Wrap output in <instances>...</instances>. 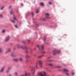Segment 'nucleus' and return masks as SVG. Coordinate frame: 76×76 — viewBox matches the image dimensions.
<instances>
[{
	"label": "nucleus",
	"instance_id": "obj_1",
	"mask_svg": "<svg viewBox=\"0 0 76 76\" xmlns=\"http://www.w3.org/2000/svg\"><path fill=\"white\" fill-rule=\"evenodd\" d=\"M53 55L54 56H55L56 54V53H57V54H60L61 53V51L60 50H58L57 49H55L53 51Z\"/></svg>",
	"mask_w": 76,
	"mask_h": 76
},
{
	"label": "nucleus",
	"instance_id": "obj_2",
	"mask_svg": "<svg viewBox=\"0 0 76 76\" xmlns=\"http://www.w3.org/2000/svg\"><path fill=\"white\" fill-rule=\"evenodd\" d=\"M39 51H42L44 50V45H42L41 46L37 45V46Z\"/></svg>",
	"mask_w": 76,
	"mask_h": 76
},
{
	"label": "nucleus",
	"instance_id": "obj_3",
	"mask_svg": "<svg viewBox=\"0 0 76 76\" xmlns=\"http://www.w3.org/2000/svg\"><path fill=\"white\" fill-rule=\"evenodd\" d=\"M39 76H46V72L44 71L40 72L39 73Z\"/></svg>",
	"mask_w": 76,
	"mask_h": 76
},
{
	"label": "nucleus",
	"instance_id": "obj_4",
	"mask_svg": "<svg viewBox=\"0 0 76 76\" xmlns=\"http://www.w3.org/2000/svg\"><path fill=\"white\" fill-rule=\"evenodd\" d=\"M30 67L31 68V72L33 75L34 74V73H35V69L34 67V66H30Z\"/></svg>",
	"mask_w": 76,
	"mask_h": 76
},
{
	"label": "nucleus",
	"instance_id": "obj_5",
	"mask_svg": "<svg viewBox=\"0 0 76 76\" xmlns=\"http://www.w3.org/2000/svg\"><path fill=\"white\" fill-rule=\"evenodd\" d=\"M18 48H22L23 49H27V47L26 46H25V47H23V45H18Z\"/></svg>",
	"mask_w": 76,
	"mask_h": 76
},
{
	"label": "nucleus",
	"instance_id": "obj_6",
	"mask_svg": "<svg viewBox=\"0 0 76 76\" xmlns=\"http://www.w3.org/2000/svg\"><path fill=\"white\" fill-rule=\"evenodd\" d=\"M25 75H21V76H28L30 75V73L26 71L25 72Z\"/></svg>",
	"mask_w": 76,
	"mask_h": 76
},
{
	"label": "nucleus",
	"instance_id": "obj_7",
	"mask_svg": "<svg viewBox=\"0 0 76 76\" xmlns=\"http://www.w3.org/2000/svg\"><path fill=\"white\" fill-rule=\"evenodd\" d=\"M40 65V68H42L43 66H42V62L41 61H38Z\"/></svg>",
	"mask_w": 76,
	"mask_h": 76
},
{
	"label": "nucleus",
	"instance_id": "obj_8",
	"mask_svg": "<svg viewBox=\"0 0 76 76\" xmlns=\"http://www.w3.org/2000/svg\"><path fill=\"white\" fill-rule=\"evenodd\" d=\"M45 15L46 16V18H47V19H50V17H49L50 16V14H49L48 13H46L45 14Z\"/></svg>",
	"mask_w": 76,
	"mask_h": 76
},
{
	"label": "nucleus",
	"instance_id": "obj_9",
	"mask_svg": "<svg viewBox=\"0 0 76 76\" xmlns=\"http://www.w3.org/2000/svg\"><path fill=\"white\" fill-rule=\"evenodd\" d=\"M11 51V49H8L7 51L5 52L6 54H7V53H10Z\"/></svg>",
	"mask_w": 76,
	"mask_h": 76
},
{
	"label": "nucleus",
	"instance_id": "obj_10",
	"mask_svg": "<svg viewBox=\"0 0 76 76\" xmlns=\"http://www.w3.org/2000/svg\"><path fill=\"white\" fill-rule=\"evenodd\" d=\"M4 67H3L1 69L0 73H3V72H4Z\"/></svg>",
	"mask_w": 76,
	"mask_h": 76
},
{
	"label": "nucleus",
	"instance_id": "obj_11",
	"mask_svg": "<svg viewBox=\"0 0 76 76\" xmlns=\"http://www.w3.org/2000/svg\"><path fill=\"white\" fill-rule=\"evenodd\" d=\"M10 39V37L9 36H7L6 38L5 39V41L6 42L8 41L9 40V39Z\"/></svg>",
	"mask_w": 76,
	"mask_h": 76
},
{
	"label": "nucleus",
	"instance_id": "obj_12",
	"mask_svg": "<svg viewBox=\"0 0 76 76\" xmlns=\"http://www.w3.org/2000/svg\"><path fill=\"white\" fill-rule=\"evenodd\" d=\"M38 63H37L35 65V67L36 68V69H38Z\"/></svg>",
	"mask_w": 76,
	"mask_h": 76
},
{
	"label": "nucleus",
	"instance_id": "obj_13",
	"mask_svg": "<svg viewBox=\"0 0 76 76\" xmlns=\"http://www.w3.org/2000/svg\"><path fill=\"white\" fill-rule=\"evenodd\" d=\"M13 60L14 61H18V59L17 58H15L13 59Z\"/></svg>",
	"mask_w": 76,
	"mask_h": 76
},
{
	"label": "nucleus",
	"instance_id": "obj_14",
	"mask_svg": "<svg viewBox=\"0 0 76 76\" xmlns=\"http://www.w3.org/2000/svg\"><path fill=\"white\" fill-rule=\"evenodd\" d=\"M64 71L65 72H69V70L66 69H64Z\"/></svg>",
	"mask_w": 76,
	"mask_h": 76
},
{
	"label": "nucleus",
	"instance_id": "obj_15",
	"mask_svg": "<svg viewBox=\"0 0 76 76\" xmlns=\"http://www.w3.org/2000/svg\"><path fill=\"white\" fill-rule=\"evenodd\" d=\"M50 58H51L50 57H49V58H48V61H47V62H48V61H53V60H48L50 59Z\"/></svg>",
	"mask_w": 76,
	"mask_h": 76
},
{
	"label": "nucleus",
	"instance_id": "obj_16",
	"mask_svg": "<svg viewBox=\"0 0 76 76\" xmlns=\"http://www.w3.org/2000/svg\"><path fill=\"white\" fill-rule=\"evenodd\" d=\"M11 56L12 57H16V55H15L14 53H12L11 54Z\"/></svg>",
	"mask_w": 76,
	"mask_h": 76
},
{
	"label": "nucleus",
	"instance_id": "obj_17",
	"mask_svg": "<svg viewBox=\"0 0 76 76\" xmlns=\"http://www.w3.org/2000/svg\"><path fill=\"white\" fill-rule=\"evenodd\" d=\"M14 16V20H17V22H19V21H18V20H17L16 19V17H15V16L14 15H13Z\"/></svg>",
	"mask_w": 76,
	"mask_h": 76
},
{
	"label": "nucleus",
	"instance_id": "obj_18",
	"mask_svg": "<svg viewBox=\"0 0 76 76\" xmlns=\"http://www.w3.org/2000/svg\"><path fill=\"white\" fill-rule=\"evenodd\" d=\"M25 57L26 58H29V56L28 55H26L25 56Z\"/></svg>",
	"mask_w": 76,
	"mask_h": 76
},
{
	"label": "nucleus",
	"instance_id": "obj_19",
	"mask_svg": "<svg viewBox=\"0 0 76 76\" xmlns=\"http://www.w3.org/2000/svg\"><path fill=\"white\" fill-rule=\"evenodd\" d=\"M18 72H16L14 73V75L15 76H18Z\"/></svg>",
	"mask_w": 76,
	"mask_h": 76
},
{
	"label": "nucleus",
	"instance_id": "obj_20",
	"mask_svg": "<svg viewBox=\"0 0 76 76\" xmlns=\"http://www.w3.org/2000/svg\"><path fill=\"white\" fill-rule=\"evenodd\" d=\"M44 57V55H43L41 56H38L37 57L38 58H41V57Z\"/></svg>",
	"mask_w": 76,
	"mask_h": 76
},
{
	"label": "nucleus",
	"instance_id": "obj_21",
	"mask_svg": "<svg viewBox=\"0 0 76 76\" xmlns=\"http://www.w3.org/2000/svg\"><path fill=\"white\" fill-rule=\"evenodd\" d=\"M19 60L20 61H23V58H20Z\"/></svg>",
	"mask_w": 76,
	"mask_h": 76
},
{
	"label": "nucleus",
	"instance_id": "obj_22",
	"mask_svg": "<svg viewBox=\"0 0 76 76\" xmlns=\"http://www.w3.org/2000/svg\"><path fill=\"white\" fill-rule=\"evenodd\" d=\"M10 14H13V10H11L10 11Z\"/></svg>",
	"mask_w": 76,
	"mask_h": 76
},
{
	"label": "nucleus",
	"instance_id": "obj_23",
	"mask_svg": "<svg viewBox=\"0 0 76 76\" xmlns=\"http://www.w3.org/2000/svg\"><path fill=\"white\" fill-rule=\"evenodd\" d=\"M48 65L50 66H53V64H48Z\"/></svg>",
	"mask_w": 76,
	"mask_h": 76
},
{
	"label": "nucleus",
	"instance_id": "obj_24",
	"mask_svg": "<svg viewBox=\"0 0 76 76\" xmlns=\"http://www.w3.org/2000/svg\"><path fill=\"white\" fill-rule=\"evenodd\" d=\"M55 67H56L57 68H61V66H55Z\"/></svg>",
	"mask_w": 76,
	"mask_h": 76
},
{
	"label": "nucleus",
	"instance_id": "obj_25",
	"mask_svg": "<svg viewBox=\"0 0 76 76\" xmlns=\"http://www.w3.org/2000/svg\"><path fill=\"white\" fill-rule=\"evenodd\" d=\"M39 10H38V9L36 10L37 13H39Z\"/></svg>",
	"mask_w": 76,
	"mask_h": 76
},
{
	"label": "nucleus",
	"instance_id": "obj_26",
	"mask_svg": "<svg viewBox=\"0 0 76 76\" xmlns=\"http://www.w3.org/2000/svg\"><path fill=\"white\" fill-rule=\"evenodd\" d=\"M3 52V50L1 49V48H0V53H1V52Z\"/></svg>",
	"mask_w": 76,
	"mask_h": 76
},
{
	"label": "nucleus",
	"instance_id": "obj_27",
	"mask_svg": "<svg viewBox=\"0 0 76 76\" xmlns=\"http://www.w3.org/2000/svg\"><path fill=\"white\" fill-rule=\"evenodd\" d=\"M40 4L42 6H44V3L42 2L40 3Z\"/></svg>",
	"mask_w": 76,
	"mask_h": 76
},
{
	"label": "nucleus",
	"instance_id": "obj_28",
	"mask_svg": "<svg viewBox=\"0 0 76 76\" xmlns=\"http://www.w3.org/2000/svg\"><path fill=\"white\" fill-rule=\"evenodd\" d=\"M4 7H1V10H3V9H4Z\"/></svg>",
	"mask_w": 76,
	"mask_h": 76
},
{
	"label": "nucleus",
	"instance_id": "obj_29",
	"mask_svg": "<svg viewBox=\"0 0 76 76\" xmlns=\"http://www.w3.org/2000/svg\"><path fill=\"white\" fill-rule=\"evenodd\" d=\"M11 69H12V67H10L8 68V69L10 71Z\"/></svg>",
	"mask_w": 76,
	"mask_h": 76
},
{
	"label": "nucleus",
	"instance_id": "obj_30",
	"mask_svg": "<svg viewBox=\"0 0 76 76\" xmlns=\"http://www.w3.org/2000/svg\"><path fill=\"white\" fill-rule=\"evenodd\" d=\"M2 32H3V33H4V32H6V30H2Z\"/></svg>",
	"mask_w": 76,
	"mask_h": 76
},
{
	"label": "nucleus",
	"instance_id": "obj_31",
	"mask_svg": "<svg viewBox=\"0 0 76 76\" xmlns=\"http://www.w3.org/2000/svg\"><path fill=\"white\" fill-rule=\"evenodd\" d=\"M9 71H10L8 69H7V70L6 71V72L9 73Z\"/></svg>",
	"mask_w": 76,
	"mask_h": 76
},
{
	"label": "nucleus",
	"instance_id": "obj_32",
	"mask_svg": "<svg viewBox=\"0 0 76 76\" xmlns=\"http://www.w3.org/2000/svg\"><path fill=\"white\" fill-rule=\"evenodd\" d=\"M66 75H67V76H69V73H68L66 72Z\"/></svg>",
	"mask_w": 76,
	"mask_h": 76
},
{
	"label": "nucleus",
	"instance_id": "obj_33",
	"mask_svg": "<svg viewBox=\"0 0 76 76\" xmlns=\"http://www.w3.org/2000/svg\"><path fill=\"white\" fill-rule=\"evenodd\" d=\"M11 22H13V23H15V21H14V20H11Z\"/></svg>",
	"mask_w": 76,
	"mask_h": 76
},
{
	"label": "nucleus",
	"instance_id": "obj_34",
	"mask_svg": "<svg viewBox=\"0 0 76 76\" xmlns=\"http://www.w3.org/2000/svg\"><path fill=\"white\" fill-rule=\"evenodd\" d=\"M49 3L50 4H52V3L51 2H49Z\"/></svg>",
	"mask_w": 76,
	"mask_h": 76
},
{
	"label": "nucleus",
	"instance_id": "obj_35",
	"mask_svg": "<svg viewBox=\"0 0 76 76\" xmlns=\"http://www.w3.org/2000/svg\"><path fill=\"white\" fill-rule=\"evenodd\" d=\"M31 14L32 15L33 17H34V13L33 12H31Z\"/></svg>",
	"mask_w": 76,
	"mask_h": 76
},
{
	"label": "nucleus",
	"instance_id": "obj_36",
	"mask_svg": "<svg viewBox=\"0 0 76 76\" xmlns=\"http://www.w3.org/2000/svg\"><path fill=\"white\" fill-rule=\"evenodd\" d=\"M44 41H46V38L45 37L44 38Z\"/></svg>",
	"mask_w": 76,
	"mask_h": 76
},
{
	"label": "nucleus",
	"instance_id": "obj_37",
	"mask_svg": "<svg viewBox=\"0 0 76 76\" xmlns=\"http://www.w3.org/2000/svg\"><path fill=\"white\" fill-rule=\"evenodd\" d=\"M72 75H75V73L74 72H72Z\"/></svg>",
	"mask_w": 76,
	"mask_h": 76
},
{
	"label": "nucleus",
	"instance_id": "obj_38",
	"mask_svg": "<svg viewBox=\"0 0 76 76\" xmlns=\"http://www.w3.org/2000/svg\"><path fill=\"white\" fill-rule=\"evenodd\" d=\"M0 17H3V15L0 14Z\"/></svg>",
	"mask_w": 76,
	"mask_h": 76
},
{
	"label": "nucleus",
	"instance_id": "obj_39",
	"mask_svg": "<svg viewBox=\"0 0 76 76\" xmlns=\"http://www.w3.org/2000/svg\"><path fill=\"white\" fill-rule=\"evenodd\" d=\"M15 27L16 28H18V26H17V25H15Z\"/></svg>",
	"mask_w": 76,
	"mask_h": 76
},
{
	"label": "nucleus",
	"instance_id": "obj_40",
	"mask_svg": "<svg viewBox=\"0 0 76 76\" xmlns=\"http://www.w3.org/2000/svg\"><path fill=\"white\" fill-rule=\"evenodd\" d=\"M45 53V51H43L42 52V53H43V54H44V53Z\"/></svg>",
	"mask_w": 76,
	"mask_h": 76
},
{
	"label": "nucleus",
	"instance_id": "obj_41",
	"mask_svg": "<svg viewBox=\"0 0 76 76\" xmlns=\"http://www.w3.org/2000/svg\"><path fill=\"white\" fill-rule=\"evenodd\" d=\"M28 42H29H29H30V39H28Z\"/></svg>",
	"mask_w": 76,
	"mask_h": 76
},
{
	"label": "nucleus",
	"instance_id": "obj_42",
	"mask_svg": "<svg viewBox=\"0 0 76 76\" xmlns=\"http://www.w3.org/2000/svg\"><path fill=\"white\" fill-rule=\"evenodd\" d=\"M9 76H12V74H10L9 75Z\"/></svg>",
	"mask_w": 76,
	"mask_h": 76
},
{
	"label": "nucleus",
	"instance_id": "obj_43",
	"mask_svg": "<svg viewBox=\"0 0 76 76\" xmlns=\"http://www.w3.org/2000/svg\"><path fill=\"white\" fill-rule=\"evenodd\" d=\"M26 53H28V51H27V50H26Z\"/></svg>",
	"mask_w": 76,
	"mask_h": 76
},
{
	"label": "nucleus",
	"instance_id": "obj_44",
	"mask_svg": "<svg viewBox=\"0 0 76 76\" xmlns=\"http://www.w3.org/2000/svg\"><path fill=\"white\" fill-rule=\"evenodd\" d=\"M26 62H28V59H26Z\"/></svg>",
	"mask_w": 76,
	"mask_h": 76
},
{
	"label": "nucleus",
	"instance_id": "obj_45",
	"mask_svg": "<svg viewBox=\"0 0 76 76\" xmlns=\"http://www.w3.org/2000/svg\"><path fill=\"white\" fill-rule=\"evenodd\" d=\"M10 8H12V6H10Z\"/></svg>",
	"mask_w": 76,
	"mask_h": 76
},
{
	"label": "nucleus",
	"instance_id": "obj_46",
	"mask_svg": "<svg viewBox=\"0 0 76 76\" xmlns=\"http://www.w3.org/2000/svg\"><path fill=\"white\" fill-rule=\"evenodd\" d=\"M21 5H22V6H23V4H21Z\"/></svg>",
	"mask_w": 76,
	"mask_h": 76
},
{
	"label": "nucleus",
	"instance_id": "obj_47",
	"mask_svg": "<svg viewBox=\"0 0 76 76\" xmlns=\"http://www.w3.org/2000/svg\"><path fill=\"white\" fill-rule=\"evenodd\" d=\"M14 49H16V48H14Z\"/></svg>",
	"mask_w": 76,
	"mask_h": 76
},
{
	"label": "nucleus",
	"instance_id": "obj_48",
	"mask_svg": "<svg viewBox=\"0 0 76 76\" xmlns=\"http://www.w3.org/2000/svg\"><path fill=\"white\" fill-rule=\"evenodd\" d=\"M35 50H36V48H35Z\"/></svg>",
	"mask_w": 76,
	"mask_h": 76
},
{
	"label": "nucleus",
	"instance_id": "obj_49",
	"mask_svg": "<svg viewBox=\"0 0 76 76\" xmlns=\"http://www.w3.org/2000/svg\"><path fill=\"white\" fill-rule=\"evenodd\" d=\"M23 43H25V42H23Z\"/></svg>",
	"mask_w": 76,
	"mask_h": 76
}]
</instances>
